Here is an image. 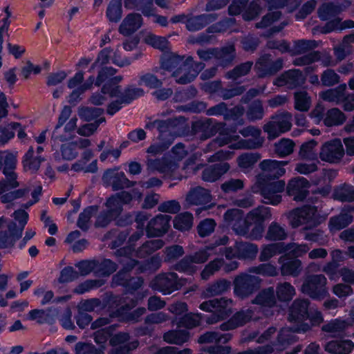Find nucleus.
Listing matches in <instances>:
<instances>
[{"label":"nucleus","instance_id":"obj_17","mask_svg":"<svg viewBox=\"0 0 354 354\" xmlns=\"http://www.w3.org/2000/svg\"><path fill=\"white\" fill-rule=\"evenodd\" d=\"M310 184L309 181L304 177H295L292 178L288 183L286 186L287 194L292 197L295 201L301 202L306 199L308 195V188Z\"/></svg>","mask_w":354,"mask_h":354},{"label":"nucleus","instance_id":"obj_20","mask_svg":"<svg viewBox=\"0 0 354 354\" xmlns=\"http://www.w3.org/2000/svg\"><path fill=\"white\" fill-rule=\"evenodd\" d=\"M129 339V335L127 333H120L113 335L109 341L113 348L109 354H129L130 351L136 349L138 346V342L127 343Z\"/></svg>","mask_w":354,"mask_h":354},{"label":"nucleus","instance_id":"obj_52","mask_svg":"<svg viewBox=\"0 0 354 354\" xmlns=\"http://www.w3.org/2000/svg\"><path fill=\"white\" fill-rule=\"evenodd\" d=\"M163 339L168 344L181 345L189 339V333L184 330H172L163 335Z\"/></svg>","mask_w":354,"mask_h":354},{"label":"nucleus","instance_id":"obj_63","mask_svg":"<svg viewBox=\"0 0 354 354\" xmlns=\"http://www.w3.org/2000/svg\"><path fill=\"white\" fill-rule=\"evenodd\" d=\"M230 339L228 335L221 334L214 331H209L201 335L198 339L200 344L226 343Z\"/></svg>","mask_w":354,"mask_h":354},{"label":"nucleus","instance_id":"obj_27","mask_svg":"<svg viewBox=\"0 0 354 354\" xmlns=\"http://www.w3.org/2000/svg\"><path fill=\"white\" fill-rule=\"evenodd\" d=\"M142 18L140 14L130 13L123 19L119 27V32L124 36H129L141 27Z\"/></svg>","mask_w":354,"mask_h":354},{"label":"nucleus","instance_id":"obj_42","mask_svg":"<svg viewBox=\"0 0 354 354\" xmlns=\"http://www.w3.org/2000/svg\"><path fill=\"white\" fill-rule=\"evenodd\" d=\"M251 302L252 304H257L266 307L274 306L276 304L274 288L269 287L262 290Z\"/></svg>","mask_w":354,"mask_h":354},{"label":"nucleus","instance_id":"obj_58","mask_svg":"<svg viewBox=\"0 0 354 354\" xmlns=\"http://www.w3.org/2000/svg\"><path fill=\"white\" fill-rule=\"evenodd\" d=\"M347 327L348 324L346 322L336 319L324 324L322 327V330L325 333L332 334L333 336H336L342 333Z\"/></svg>","mask_w":354,"mask_h":354},{"label":"nucleus","instance_id":"obj_24","mask_svg":"<svg viewBox=\"0 0 354 354\" xmlns=\"http://www.w3.org/2000/svg\"><path fill=\"white\" fill-rule=\"evenodd\" d=\"M309 304L308 299H295L290 308L288 320L290 322L300 323L307 319Z\"/></svg>","mask_w":354,"mask_h":354},{"label":"nucleus","instance_id":"obj_26","mask_svg":"<svg viewBox=\"0 0 354 354\" xmlns=\"http://www.w3.org/2000/svg\"><path fill=\"white\" fill-rule=\"evenodd\" d=\"M217 19L216 14H203L200 15H189L186 28L191 32L198 31Z\"/></svg>","mask_w":354,"mask_h":354},{"label":"nucleus","instance_id":"obj_35","mask_svg":"<svg viewBox=\"0 0 354 354\" xmlns=\"http://www.w3.org/2000/svg\"><path fill=\"white\" fill-rule=\"evenodd\" d=\"M284 243H272L261 246L259 260L266 262L276 255L284 253Z\"/></svg>","mask_w":354,"mask_h":354},{"label":"nucleus","instance_id":"obj_3","mask_svg":"<svg viewBox=\"0 0 354 354\" xmlns=\"http://www.w3.org/2000/svg\"><path fill=\"white\" fill-rule=\"evenodd\" d=\"M249 272H241L233 280L234 295L243 300L251 297L261 287V279Z\"/></svg>","mask_w":354,"mask_h":354},{"label":"nucleus","instance_id":"obj_5","mask_svg":"<svg viewBox=\"0 0 354 354\" xmlns=\"http://www.w3.org/2000/svg\"><path fill=\"white\" fill-rule=\"evenodd\" d=\"M292 115L287 111H278L263 127L268 140H273L281 134L289 131L292 127Z\"/></svg>","mask_w":354,"mask_h":354},{"label":"nucleus","instance_id":"obj_51","mask_svg":"<svg viewBox=\"0 0 354 354\" xmlns=\"http://www.w3.org/2000/svg\"><path fill=\"white\" fill-rule=\"evenodd\" d=\"M295 143L288 138H281L274 145V153L280 158L286 157L294 151Z\"/></svg>","mask_w":354,"mask_h":354},{"label":"nucleus","instance_id":"obj_37","mask_svg":"<svg viewBox=\"0 0 354 354\" xmlns=\"http://www.w3.org/2000/svg\"><path fill=\"white\" fill-rule=\"evenodd\" d=\"M346 120L345 114L338 108L328 109L323 116V123L328 127L340 126Z\"/></svg>","mask_w":354,"mask_h":354},{"label":"nucleus","instance_id":"obj_44","mask_svg":"<svg viewBox=\"0 0 354 354\" xmlns=\"http://www.w3.org/2000/svg\"><path fill=\"white\" fill-rule=\"evenodd\" d=\"M294 108L300 112H308L312 105L311 97L306 91H297L294 93Z\"/></svg>","mask_w":354,"mask_h":354},{"label":"nucleus","instance_id":"obj_40","mask_svg":"<svg viewBox=\"0 0 354 354\" xmlns=\"http://www.w3.org/2000/svg\"><path fill=\"white\" fill-rule=\"evenodd\" d=\"M124 7L140 10L145 16H151L154 12L153 0H125Z\"/></svg>","mask_w":354,"mask_h":354},{"label":"nucleus","instance_id":"obj_10","mask_svg":"<svg viewBox=\"0 0 354 354\" xmlns=\"http://www.w3.org/2000/svg\"><path fill=\"white\" fill-rule=\"evenodd\" d=\"M284 61L282 58L273 59L270 54L261 56L255 62L254 70L259 78L271 77L276 75L283 68Z\"/></svg>","mask_w":354,"mask_h":354},{"label":"nucleus","instance_id":"obj_54","mask_svg":"<svg viewBox=\"0 0 354 354\" xmlns=\"http://www.w3.org/2000/svg\"><path fill=\"white\" fill-rule=\"evenodd\" d=\"M317 46L318 43L315 40H298L295 41L294 46L289 53L292 55L305 54L315 49Z\"/></svg>","mask_w":354,"mask_h":354},{"label":"nucleus","instance_id":"obj_57","mask_svg":"<svg viewBox=\"0 0 354 354\" xmlns=\"http://www.w3.org/2000/svg\"><path fill=\"white\" fill-rule=\"evenodd\" d=\"M264 108L262 102L254 100L248 106L246 117L249 121L254 122L263 119L264 117Z\"/></svg>","mask_w":354,"mask_h":354},{"label":"nucleus","instance_id":"obj_14","mask_svg":"<svg viewBox=\"0 0 354 354\" xmlns=\"http://www.w3.org/2000/svg\"><path fill=\"white\" fill-rule=\"evenodd\" d=\"M91 145V142L87 138H80L74 142H65L61 145L59 150L55 151L54 156L57 160H73L79 154L77 149H86Z\"/></svg>","mask_w":354,"mask_h":354},{"label":"nucleus","instance_id":"obj_22","mask_svg":"<svg viewBox=\"0 0 354 354\" xmlns=\"http://www.w3.org/2000/svg\"><path fill=\"white\" fill-rule=\"evenodd\" d=\"M253 315L254 311L251 309H241L234 313L227 322L221 324L220 329L227 331L243 326L252 320Z\"/></svg>","mask_w":354,"mask_h":354},{"label":"nucleus","instance_id":"obj_46","mask_svg":"<svg viewBox=\"0 0 354 354\" xmlns=\"http://www.w3.org/2000/svg\"><path fill=\"white\" fill-rule=\"evenodd\" d=\"M275 292L277 299L283 302L290 301L296 295L295 287L287 281L278 283Z\"/></svg>","mask_w":354,"mask_h":354},{"label":"nucleus","instance_id":"obj_16","mask_svg":"<svg viewBox=\"0 0 354 354\" xmlns=\"http://www.w3.org/2000/svg\"><path fill=\"white\" fill-rule=\"evenodd\" d=\"M102 180L106 186L118 191L134 186L136 182L129 180L124 172H118L116 169H107L102 176Z\"/></svg>","mask_w":354,"mask_h":354},{"label":"nucleus","instance_id":"obj_11","mask_svg":"<svg viewBox=\"0 0 354 354\" xmlns=\"http://www.w3.org/2000/svg\"><path fill=\"white\" fill-rule=\"evenodd\" d=\"M345 154L342 142L339 138L325 142L320 147L319 157L323 162L330 164L339 163Z\"/></svg>","mask_w":354,"mask_h":354},{"label":"nucleus","instance_id":"obj_43","mask_svg":"<svg viewBox=\"0 0 354 354\" xmlns=\"http://www.w3.org/2000/svg\"><path fill=\"white\" fill-rule=\"evenodd\" d=\"M162 66L168 71L176 68V70H187V64L184 62V57L175 53H170L165 55L162 61Z\"/></svg>","mask_w":354,"mask_h":354},{"label":"nucleus","instance_id":"obj_62","mask_svg":"<svg viewBox=\"0 0 354 354\" xmlns=\"http://www.w3.org/2000/svg\"><path fill=\"white\" fill-rule=\"evenodd\" d=\"M144 41L153 48L159 49L163 52H168L169 50V43L168 40L163 37L149 34L144 38Z\"/></svg>","mask_w":354,"mask_h":354},{"label":"nucleus","instance_id":"obj_8","mask_svg":"<svg viewBox=\"0 0 354 354\" xmlns=\"http://www.w3.org/2000/svg\"><path fill=\"white\" fill-rule=\"evenodd\" d=\"M115 254L120 258L119 262L123 266V268L113 277V281L116 285L125 286L131 277L129 272L138 261L131 258L133 250L130 247L120 248L116 251Z\"/></svg>","mask_w":354,"mask_h":354},{"label":"nucleus","instance_id":"obj_36","mask_svg":"<svg viewBox=\"0 0 354 354\" xmlns=\"http://www.w3.org/2000/svg\"><path fill=\"white\" fill-rule=\"evenodd\" d=\"M216 52L215 59L223 67L230 65L236 57L235 47L234 44H230L222 48H216Z\"/></svg>","mask_w":354,"mask_h":354},{"label":"nucleus","instance_id":"obj_47","mask_svg":"<svg viewBox=\"0 0 354 354\" xmlns=\"http://www.w3.org/2000/svg\"><path fill=\"white\" fill-rule=\"evenodd\" d=\"M333 198L335 200L342 202L354 201V187L353 185L344 183L334 189Z\"/></svg>","mask_w":354,"mask_h":354},{"label":"nucleus","instance_id":"obj_59","mask_svg":"<svg viewBox=\"0 0 354 354\" xmlns=\"http://www.w3.org/2000/svg\"><path fill=\"white\" fill-rule=\"evenodd\" d=\"M249 273L261 274L266 277H276L278 275L277 267L271 263H261L257 266H252L248 270Z\"/></svg>","mask_w":354,"mask_h":354},{"label":"nucleus","instance_id":"obj_13","mask_svg":"<svg viewBox=\"0 0 354 354\" xmlns=\"http://www.w3.org/2000/svg\"><path fill=\"white\" fill-rule=\"evenodd\" d=\"M234 305V301L232 299L222 297L202 302L199 308L203 311L216 313L227 319L233 313L232 308Z\"/></svg>","mask_w":354,"mask_h":354},{"label":"nucleus","instance_id":"obj_19","mask_svg":"<svg viewBox=\"0 0 354 354\" xmlns=\"http://www.w3.org/2000/svg\"><path fill=\"white\" fill-rule=\"evenodd\" d=\"M287 164V161H278L270 159L263 160L259 163V168L262 173L258 176H263L264 180L279 178L285 174L286 169L283 167Z\"/></svg>","mask_w":354,"mask_h":354},{"label":"nucleus","instance_id":"obj_50","mask_svg":"<svg viewBox=\"0 0 354 354\" xmlns=\"http://www.w3.org/2000/svg\"><path fill=\"white\" fill-rule=\"evenodd\" d=\"M253 62L252 61H248L244 63H241L236 66L233 69L227 71L225 73V77L228 80L236 81L239 78L247 75L250 72Z\"/></svg>","mask_w":354,"mask_h":354},{"label":"nucleus","instance_id":"obj_39","mask_svg":"<svg viewBox=\"0 0 354 354\" xmlns=\"http://www.w3.org/2000/svg\"><path fill=\"white\" fill-rule=\"evenodd\" d=\"M353 222V216L348 212L342 211L338 215L332 216L328 221L330 232L339 231Z\"/></svg>","mask_w":354,"mask_h":354},{"label":"nucleus","instance_id":"obj_7","mask_svg":"<svg viewBox=\"0 0 354 354\" xmlns=\"http://www.w3.org/2000/svg\"><path fill=\"white\" fill-rule=\"evenodd\" d=\"M187 279L178 278L175 272H166L157 275L152 282V288L164 295H169L186 285Z\"/></svg>","mask_w":354,"mask_h":354},{"label":"nucleus","instance_id":"obj_34","mask_svg":"<svg viewBox=\"0 0 354 354\" xmlns=\"http://www.w3.org/2000/svg\"><path fill=\"white\" fill-rule=\"evenodd\" d=\"M284 257H280L278 262L281 264L280 271L282 276L297 277L302 270V263L299 259H295L284 262Z\"/></svg>","mask_w":354,"mask_h":354},{"label":"nucleus","instance_id":"obj_30","mask_svg":"<svg viewBox=\"0 0 354 354\" xmlns=\"http://www.w3.org/2000/svg\"><path fill=\"white\" fill-rule=\"evenodd\" d=\"M236 258L244 260H254L259 252L258 245L247 241H236L234 244Z\"/></svg>","mask_w":354,"mask_h":354},{"label":"nucleus","instance_id":"obj_1","mask_svg":"<svg viewBox=\"0 0 354 354\" xmlns=\"http://www.w3.org/2000/svg\"><path fill=\"white\" fill-rule=\"evenodd\" d=\"M225 123L214 122L212 119L197 121L194 124L193 130L201 140H206L218 133V136L207 146L205 152L214 151L217 147L227 145L234 140L229 131L225 129Z\"/></svg>","mask_w":354,"mask_h":354},{"label":"nucleus","instance_id":"obj_15","mask_svg":"<svg viewBox=\"0 0 354 354\" xmlns=\"http://www.w3.org/2000/svg\"><path fill=\"white\" fill-rule=\"evenodd\" d=\"M17 160V156L8 151H0V171L2 170L6 176L9 185L15 188L19 186L17 181V174L15 172Z\"/></svg>","mask_w":354,"mask_h":354},{"label":"nucleus","instance_id":"obj_25","mask_svg":"<svg viewBox=\"0 0 354 354\" xmlns=\"http://www.w3.org/2000/svg\"><path fill=\"white\" fill-rule=\"evenodd\" d=\"M231 287V282L226 279H219L209 284L201 292V297L207 299L221 295L227 292Z\"/></svg>","mask_w":354,"mask_h":354},{"label":"nucleus","instance_id":"obj_38","mask_svg":"<svg viewBox=\"0 0 354 354\" xmlns=\"http://www.w3.org/2000/svg\"><path fill=\"white\" fill-rule=\"evenodd\" d=\"M272 214L269 207L261 205L253 209L247 214L250 226L252 224H263L266 220L270 219Z\"/></svg>","mask_w":354,"mask_h":354},{"label":"nucleus","instance_id":"obj_45","mask_svg":"<svg viewBox=\"0 0 354 354\" xmlns=\"http://www.w3.org/2000/svg\"><path fill=\"white\" fill-rule=\"evenodd\" d=\"M165 242L162 239H153L145 242L136 251V257L139 258H145L153 254L156 250L162 248Z\"/></svg>","mask_w":354,"mask_h":354},{"label":"nucleus","instance_id":"obj_33","mask_svg":"<svg viewBox=\"0 0 354 354\" xmlns=\"http://www.w3.org/2000/svg\"><path fill=\"white\" fill-rule=\"evenodd\" d=\"M44 160V158L41 155H36L33 147H30L23 158L24 169L32 174L36 173Z\"/></svg>","mask_w":354,"mask_h":354},{"label":"nucleus","instance_id":"obj_23","mask_svg":"<svg viewBox=\"0 0 354 354\" xmlns=\"http://www.w3.org/2000/svg\"><path fill=\"white\" fill-rule=\"evenodd\" d=\"M171 216L159 214L148 223L146 231L149 236H160L165 234L169 227Z\"/></svg>","mask_w":354,"mask_h":354},{"label":"nucleus","instance_id":"obj_49","mask_svg":"<svg viewBox=\"0 0 354 354\" xmlns=\"http://www.w3.org/2000/svg\"><path fill=\"white\" fill-rule=\"evenodd\" d=\"M288 236V234L279 223L272 222L267 230L265 238L270 241H283Z\"/></svg>","mask_w":354,"mask_h":354},{"label":"nucleus","instance_id":"obj_48","mask_svg":"<svg viewBox=\"0 0 354 354\" xmlns=\"http://www.w3.org/2000/svg\"><path fill=\"white\" fill-rule=\"evenodd\" d=\"M122 80L123 77L122 75L113 77L103 84L101 93L104 95H109L111 97L119 96L121 94V86L119 84Z\"/></svg>","mask_w":354,"mask_h":354},{"label":"nucleus","instance_id":"obj_64","mask_svg":"<svg viewBox=\"0 0 354 354\" xmlns=\"http://www.w3.org/2000/svg\"><path fill=\"white\" fill-rule=\"evenodd\" d=\"M105 350L104 346L96 348L91 343L78 342L75 345V354H103Z\"/></svg>","mask_w":354,"mask_h":354},{"label":"nucleus","instance_id":"obj_41","mask_svg":"<svg viewBox=\"0 0 354 354\" xmlns=\"http://www.w3.org/2000/svg\"><path fill=\"white\" fill-rule=\"evenodd\" d=\"M346 89L345 84H340L335 88H330L320 93L319 96L324 101L339 104L344 100Z\"/></svg>","mask_w":354,"mask_h":354},{"label":"nucleus","instance_id":"obj_56","mask_svg":"<svg viewBox=\"0 0 354 354\" xmlns=\"http://www.w3.org/2000/svg\"><path fill=\"white\" fill-rule=\"evenodd\" d=\"M224 266V259L216 258L209 261L201 272V277L203 280H208L216 272H218Z\"/></svg>","mask_w":354,"mask_h":354},{"label":"nucleus","instance_id":"obj_6","mask_svg":"<svg viewBox=\"0 0 354 354\" xmlns=\"http://www.w3.org/2000/svg\"><path fill=\"white\" fill-rule=\"evenodd\" d=\"M327 279L322 274L308 275L304 279L301 292L314 299H324L328 294Z\"/></svg>","mask_w":354,"mask_h":354},{"label":"nucleus","instance_id":"obj_21","mask_svg":"<svg viewBox=\"0 0 354 354\" xmlns=\"http://www.w3.org/2000/svg\"><path fill=\"white\" fill-rule=\"evenodd\" d=\"M240 133L245 138L250 136L252 138L239 142L238 148L257 149L263 145L264 138L261 136V131L259 128L248 126L240 130Z\"/></svg>","mask_w":354,"mask_h":354},{"label":"nucleus","instance_id":"obj_12","mask_svg":"<svg viewBox=\"0 0 354 354\" xmlns=\"http://www.w3.org/2000/svg\"><path fill=\"white\" fill-rule=\"evenodd\" d=\"M225 224L239 236H247L250 228L248 219L239 209H228L223 215Z\"/></svg>","mask_w":354,"mask_h":354},{"label":"nucleus","instance_id":"obj_4","mask_svg":"<svg viewBox=\"0 0 354 354\" xmlns=\"http://www.w3.org/2000/svg\"><path fill=\"white\" fill-rule=\"evenodd\" d=\"M316 214L315 207L304 205L289 211L286 215L289 225L292 228L304 226V230H308L317 225L315 221Z\"/></svg>","mask_w":354,"mask_h":354},{"label":"nucleus","instance_id":"obj_32","mask_svg":"<svg viewBox=\"0 0 354 354\" xmlns=\"http://www.w3.org/2000/svg\"><path fill=\"white\" fill-rule=\"evenodd\" d=\"M230 169L227 162H221L206 167L202 173V179L206 182H215Z\"/></svg>","mask_w":354,"mask_h":354},{"label":"nucleus","instance_id":"obj_29","mask_svg":"<svg viewBox=\"0 0 354 354\" xmlns=\"http://www.w3.org/2000/svg\"><path fill=\"white\" fill-rule=\"evenodd\" d=\"M7 227L8 230L0 231V248L12 247L22 235L21 230H17L15 223L10 222Z\"/></svg>","mask_w":354,"mask_h":354},{"label":"nucleus","instance_id":"obj_31","mask_svg":"<svg viewBox=\"0 0 354 354\" xmlns=\"http://www.w3.org/2000/svg\"><path fill=\"white\" fill-rule=\"evenodd\" d=\"M354 348V343L350 339H335L324 346L326 352L331 354H349Z\"/></svg>","mask_w":354,"mask_h":354},{"label":"nucleus","instance_id":"obj_28","mask_svg":"<svg viewBox=\"0 0 354 354\" xmlns=\"http://www.w3.org/2000/svg\"><path fill=\"white\" fill-rule=\"evenodd\" d=\"M212 199L209 191L199 186L191 189L186 196V201L193 205H205L210 203Z\"/></svg>","mask_w":354,"mask_h":354},{"label":"nucleus","instance_id":"obj_18","mask_svg":"<svg viewBox=\"0 0 354 354\" xmlns=\"http://www.w3.org/2000/svg\"><path fill=\"white\" fill-rule=\"evenodd\" d=\"M306 81L302 72L299 69H290L286 71L278 76L273 84L277 86H286L293 89L302 86Z\"/></svg>","mask_w":354,"mask_h":354},{"label":"nucleus","instance_id":"obj_2","mask_svg":"<svg viewBox=\"0 0 354 354\" xmlns=\"http://www.w3.org/2000/svg\"><path fill=\"white\" fill-rule=\"evenodd\" d=\"M284 180L268 182L263 176H257L254 184L251 187L253 193H259L265 204L277 205L282 201L281 193L284 191Z\"/></svg>","mask_w":354,"mask_h":354},{"label":"nucleus","instance_id":"obj_61","mask_svg":"<svg viewBox=\"0 0 354 354\" xmlns=\"http://www.w3.org/2000/svg\"><path fill=\"white\" fill-rule=\"evenodd\" d=\"M201 319V314L189 313L180 317L177 325L178 327H184L190 329L199 326Z\"/></svg>","mask_w":354,"mask_h":354},{"label":"nucleus","instance_id":"obj_53","mask_svg":"<svg viewBox=\"0 0 354 354\" xmlns=\"http://www.w3.org/2000/svg\"><path fill=\"white\" fill-rule=\"evenodd\" d=\"M153 126H156L160 132L159 139L160 141L167 140L170 138V136L174 135V122L171 120H155L152 124Z\"/></svg>","mask_w":354,"mask_h":354},{"label":"nucleus","instance_id":"obj_55","mask_svg":"<svg viewBox=\"0 0 354 354\" xmlns=\"http://www.w3.org/2000/svg\"><path fill=\"white\" fill-rule=\"evenodd\" d=\"M194 217L188 212L178 214L174 219V227L180 231L189 230L193 225Z\"/></svg>","mask_w":354,"mask_h":354},{"label":"nucleus","instance_id":"obj_9","mask_svg":"<svg viewBox=\"0 0 354 354\" xmlns=\"http://www.w3.org/2000/svg\"><path fill=\"white\" fill-rule=\"evenodd\" d=\"M110 62L120 68L129 66L131 63L129 58L122 55L119 46L115 48L109 46L102 48L99 52L96 60L91 65L89 71L93 70L97 64L106 65Z\"/></svg>","mask_w":354,"mask_h":354},{"label":"nucleus","instance_id":"obj_60","mask_svg":"<svg viewBox=\"0 0 354 354\" xmlns=\"http://www.w3.org/2000/svg\"><path fill=\"white\" fill-rule=\"evenodd\" d=\"M20 127V123L12 122L0 127V146L7 143L14 138L15 131Z\"/></svg>","mask_w":354,"mask_h":354}]
</instances>
